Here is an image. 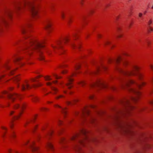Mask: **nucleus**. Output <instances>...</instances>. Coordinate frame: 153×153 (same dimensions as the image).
Here are the masks:
<instances>
[{
  "instance_id": "nucleus-1",
  "label": "nucleus",
  "mask_w": 153,
  "mask_h": 153,
  "mask_svg": "<svg viewBox=\"0 0 153 153\" xmlns=\"http://www.w3.org/2000/svg\"><path fill=\"white\" fill-rule=\"evenodd\" d=\"M30 26V24L26 23L23 25L21 27L22 33L25 34L23 41L24 45L23 49L29 55L33 52L38 53L40 56V60H43L44 57L42 54V52L41 50L44 47L43 45L44 42H39L31 36L27 30V28Z\"/></svg>"
},
{
  "instance_id": "nucleus-2",
  "label": "nucleus",
  "mask_w": 153,
  "mask_h": 153,
  "mask_svg": "<svg viewBox=\"0 0 153 153\" xmlns=\"http://www.w3.org/2000/svg\"><path fill=\"white\" fill-rule=\"evenodd\" d=\"M88 131L85 129H82L80 134H76L70 138L69 139L67 140L64 137L61 138L60 142L63 148L66 147L65 144L71 141L74 142V143L72 145V147L74 150L79 153H85L81 150V146L85 145V144L89 142H94L96 141L94 138H89L87 137V134Z\"/></svg>"
},
{
  "instance_id": "nucleus-3",
  "label": "nucleus",
  "mask_w": 153,
  "mask_h": 153,
  "mask_svg": "<svg viewBox=\"0 0 153 153\" xmlns=\"http://www.w3.org/2000/svg\"><path fill=\"white\" fill-rule=\"evenodd\" d=\"M135 84L137 86V88H129L128 89L135 94L137 95L135 97H131L130 99L125 98L120 101L121 104L123 107V108L121 110L116 109L115 110L117 114H124L128 112L130 109L134 108L133 106L131 105L130 104V100L134 102H136L138 99V97L140 94V92L138 91V88H139L142 85H145V83L142 82L140 84H138L135 82L134 81L131 79L125 80L122 86L123 88H128L130 84Z\"/></svg>"
},
{
  "instance_id": "nucleus-4",
  "label": "nucleus",
  "mask_w": 153,
  "mask_h": 153,
  "mask_svg": "<svg viewBox=\"0 0 153 153\" xmlns=\"http://www.w3.org/2000/svg\"><path fill=\"white\" fill-rule=\"evenodd\" d=\"M4 94L7 95L8 98L11 101L14 102L13 105V109H16L19 108L22 110L25 107V105L24 103H22L20 105L16 102L17 99H20L21 98L20 96L18 94H11L6 91H4Z\"/></svg>"
},
{
  "instance_id": "nucleus-5",
  "label": "nucleus",
  "mask_w": 153,
  "mask_h": 153,
  "mask_svg": "<svg viewBox=\"0 0 153 153\" xmlns=\"http://www.w3.org/2000/svg\"><path fill=\"white\" fill-rule=\"evenodd\" d=\"M22 8L25 7L30 11L32 16L35 17L37 15V10L36 6L34 4V1L29 0H22Z\"/></svg>"
},
{
  "instance_id": "nucleus-6",
  "label": "nucleus",
  "mask_w": 153,
  "mask_h": 153,
  "mask_svg": "<svg viewBox=\"0 0 153 153\" xmlns=\"http://www.w3.org/2000/svg\"><path fill=\"white\" fill-rule=\"evenodd\" d=\"M139 69L138 67L135 66L134 67L132 70L130 71H125L121 68H118V70L123 75L127 76L137 74L139 78L140 79L142 76V75L141 74L137 73Z\"/></svg>"
},
{
  "instance_id": "nucleus-7",
  "label": "nucleus",
  "mask_w": 153,
  "mask_h": 153,
  "mask_svg": "<svg viewBox=\"0 0 153 153\" xmlns=\"http://www.w3.org/2000/svg\"><path fill=\"white\" fill-rule=\"evenodd\" d=\"M14 10L13 11L21 10L22 8V0L21 1H17L14 4ZM13 10H8L6 11V14L9 18H11V13Z\"/></svg>"
},
{
  "instance_id": "nucleus-8",
  "label": "nucleus",
  "mask_w": 153,
  "mask_h": 153,
  "mask_svg": "<svg viewBox=\"0 0 153 153\" xmlns=\"http://www.w3.org/2000/svg\"><path fill=\"white\" fill-rule=\"evenodd\" d=\"M69 40V39L68 38H65L62 40L57 41L56 45L52 46V47L54 51H56V50H58L60 51V50L62 49L63 44L66 42H68Z\"/></svg>"
},
{
  "instance_id": "nucleus-9",
  "label": "nucleus",
  "mask_w": 153,
  "mask_h": 153,
  "mask_svg": "<svg viewBox=\"0 0 153 153\" xmlns=\"http://www.w3.org/2000/svg\"><path fill=\"white\" fill-rule=\"evenodd\" d=\"M40 85H33L32 86H30L28 81H26L24 84L22 85V90H25L27 89H29L31 88L32 87H37Z\"/></svg>"
},
{
  "instance_id": "nucleus-10",
  "label": "nucleus",
  "mask_w": 153,
  "mask_h": 153,
  "mask_svg": "<svg viewBox=\"0 0 153 153\" xmlns=\"http://www.w3.org/2000/svg\"><path fill=\"white\" fill-rule=\"evenodd\" d=\"M91 86L92 87L100 88L101 87L105 88L106 86L103 82L100 80H98L96 82L93 83L91 85Z\"/></svg>"
},
{
  "instance_id": "nucleus-11",
  "label": "nucleus",
  "mask_w": 153,
  "mask_h": 153,
  "mask_svg": "<svg viewBox=\"0 0 153 153\" xmlns=\"http://www.w3.org/2000/svg\"><path fill=\"white\" fill-rule=\"evenodd\" d=\"M77 73L76 72H74L72 73L71 76H69L67 78V80L68 82L66 84V85L68 88H70L72 87V85H71V82L73 81V79L72 78H71V77L73 76H74V75H76Z\"/></svg>"
},
{
  "instance_id": "nucleus-12",
  "label": "nucleus",
  "mask_w": 153,
  "mask_h": 153,
  "mask_svg": "<svg viewBox=\"0 0 153 153\" xmlns=\"http://www.w3.org/2000/svg\"><path fill=\"white\" fill-rule=\"evenodd\" d=\"M89 110L88 109V107H85V108L84 110L82 111V114L83 117V121H85V117L86 116L89 115Z\"/></svg>"
},
{
  "instance_id": "nucleus-13",
  "label": "nucleus",
  "mask_w": 153,
  "mask_h": 153,
  "mask_svg": "<svg viewBox=\"0 0 153 153\" xmlns=\"http://www.w3.org/2000/svg\"><path fill=\"white\" fill-rule=\"evenodd\" d=\"M29 147L31 149L33 153H35V152L37 151L38 149V147L35 145V143L33 142L30 144Z\"/></svg>"
},
{
  "instance_id": "nucleus-14",
  "label": "nucleus",
  "mask_w": 153,
  "mask_h": 153,
  "mask_svg": "<svg viewBox=\"0 0 153 153\" xmlns=\"http://www.w3.org/2000/svg\"><path fill=\"white\" fill-rule=\"evenodd\" d=\"M106 69H107L106 67L104 65H102V66L101 67H97V68L96 71V72H95L94 73L90 72V73H89L90 74H91V73L96 74L97 72L101 71L102 70H105Z\"/></svg>"
},
{
  "instance_id": "nucleus-15",
  "label": "nucleus",
  "mask_w": 153,
  "mask_h": 153,
  "mask_svg": "<svg viewBox=\"0 0 153 153\" xmlns=\"http://www.w3.org/2000/svg\"><path fill=\"white\" fill-rule=\"evenodd\" d=\"M51 24L49 22H47L45 26V29L47 30L48 33H49L51 28Z\"/></svg>"
},
{
  "instance_id": "nucleus-16",
  "label": "nucleus",
  "mask_w": 153,
  "mask_h": 153,
  "mask_svg": "<svg viewBox=\"0 0 153 153\" xmlns=\"http://www.w3.org/2000/svg\"><path fill=\"white\" fill-rule=\"evenodd\" d=\"M46 146L47 149H49L51 150H53L54 149L53 146L50 142H48Z\"/></svg>"
},
{
  "instance_id": "nucleus-17",
  "label": "nucleus",
  "mask_w": 153,
  "mask_h": 153,
  "mask_svg": "<svg viewBox=\"0 0 153 153\" xmlns=\"http://www.w3.org/2000/svg\"><path fill=\"white\" fill-rule=\"evenodd\" d=\"M47 85L51 87V89L54 91V93H55L57 91V89L52 85V83L50 82H48L47 83Z\"/></svg>"
},
{
  "instance_id": "nucleus-18",
  "label": "nucleus",
  "mask_w": 153,
  "mask_h": 153,
  "mask_svg": "<svg viewBox=\"0 0 153 153\" xmlns=\"http://www.w3.org/2000/svg\"><path fill=\"white\" fill-rule=\"evenodd\" d=\"M121 60V58L119 56L117 58L115 59L111 60V61H114L116 63H119Z\"/></svg>"
},
{
  "instance_id": "nucleus-19",
  "label": "nucleus",
  "mask_w": 153,
  "mask_h": 153,
  "mask_svg": "<svg viewBox=\"0 0 153 153\" xmlns=\"http://www.w3.org/2000/svg\"><path fill=\"white\" fill-rule=\"evenodd\" d=\"M70 45L71 47L74 48H80V45L79 44L78 46H76L75 45V44H74L72 42H71Z\"/></svg>"
},
{
  "instance_id": "nucleus-20",
  "label": "nucleus",
  "mask_w": 153,
  "mask_h": 153,
  "mask_svg": "<svg viewBox=\"0 0 153 153\" xmlns=\"http://www.w3.org/2000/svg\"><path fill=\"white\" fill-rule=\"evenodd\" d=\"M56 107H57L61 108V109H62L61 111L63 114H65L66 113V110L65 108H61V107L60 106H59V105H56Z\"/></svg>"
},
{
  "instance_id": "nucleus-21",
  "label": "nucleus",
  "mask_w": 153,
  "mask_h": 153,
  "mask_svg": "<svg viewBox=\"0 0 153 153\" xmlns=\"http://www.w3.org/2000/svg\"><path fill=\"white\" fill-rule=\"evenodd\" d=\"M32 99L33 101L34 102H37L38 100V98L36 96H32Z\"/></svg>"
},
{
  "instance_id": "nucleus-22",
  "label": "nucleus",
  "mask_w": 153,
  "mask_h": 153,
  "mask_svg": "<svg viewBox=\"0 0 153 153\" xmlns=\"http://www.w3.org/2000/svg\"><path fill=\"white\" fill-rule=\"evenodd\" d=\"M22 114V112L21 111L19 112V113L18 115L15 116L13 117V119L16 120V119H18L20 117V115Z\"/></svg>"
},
{
  "instance_id": "nucleus-23",
  "label": "nucleus",
  "mask_w": 153,
  "mask_h": 153,
  "mask_svg": "<svg viewBox=\"0 0 153 153\" xmlns=\"http://www.w3.org/2000/svg\"><path fill=\"white\" fill-rule=\"evenodd\" d=\"M88 121L89 122L93 123L95 121V120L93 118L91 117L88 120Z\"/></svg>"
},
{
  "instance_id": "nucleus-24",
  "label": "nucleus",
  "mask_w": 153,
  "mask_h": 153,
  "mask_svg": "<svg viewBox=\"0 0 153 153\" xmlns=\"http://www.w3.org/2000/svg\"><path fill=\"white\" fill-rule=\"evenodd\" d=\"M77 100H73L72 102H68L67 103L68 104H74V102H77Z\"/></svg>"
},
{
  "instance_id": "nucleus-25",
  "label": "nucleus",
  "mask_w": 153,
  "mask_h": 153,
  "mask_svg": "<svg viewBox=\"0 0 153 153\" xmlns=\"http://www.w3.org/2000/svg\"><path fill=\"white\" fill-rule=\"evenodd\" d=\"M79 84L82 86L85 84V82L83 81H81L79 82Z\"/></svg>"
},
{
  "instance_id": "nucleus-26",
  "label": "nucleus",
  "mask_w": 153,
  "mask_h": 153,
  "mask_svg": "<svg viewBox=\"0 0 153 153\" xmlns=\"http://www.w3.org/2000/svg\"><path fill=\"white\" fill-rule=\"evenodd\" d=\"M120 30V28H118L117 29V33L118 34L117 36V37L118 38H120L122 37V36L120 34V32L119 30Z\"/></svg>"
},
{
  "instance_id": "nucleus-27",
  "label": "nucleus",
  "mask_w": 153,
  "mask_h": 153,
  "mask_svg": "<svg viewBox=\"0 0 153 153\" xmlns=\"http://www.w3.org/2000/svg\"><path fill=\"white\" fill-rule=\"evenodd\" d=\"M61 16L62 19H64L65 18V15L63 12H61Z\"/></svg>"
},
{
  "instance_id": "nucleus-28",
  "label": "nucleus",
  "mask_w": 153,
  "mask_h": 153,
  "mask_svg": "<svg viewBox=\"0 0 153 153\" xmlns=\"http://www.w3.org/2000/svg\"><path fill=\"white\" fill-rule=\"evenodd\" d=\"M80 65L79 64L76 65L75 66V70H78L79 69Z\"/></svg>"
},
{
  "instance_id": "nucleus-29",
  "label": "nucleus",
  "mask_w": 153,
  "mask_h": 153,
  "mask_svg": "<svg viewBox=\"0 0 153 153\" xmlns=\"http://www.w3.org/2000/svg\"><path fill=\"white\" fill-rule=\"evenodd\" d=\"M53 75L55 77V78L56 79H58L60 78V77L58 76L56 74H53Z\"/></svg>"
},
{
  "instance_id": "nucleus-30",
  "label": "nucleus",
  "mask_w": 153,
  "mask_h": 153,
  "mask_svg": "<svg viewBox=\"0 0 153 153\" xmlns=\"http://www.w3.org/2000/svg\"><path fill=\"white\" fill-rule=\"evenodd\" d=\"M45 78L46 80H50L51 79L50 78L49 76H47L45 77Z\"/></svg>"
},
{
  "instance_id": "nucleus-31",
  "label": "nucleus",
  "mask_w": 153,
  "mask_h": 153,
  "mask_svg": "<svg viewBox=\"0 0 153 153\" xmlns=\"http://www.w3.org/2000/svg\"><path fill=\"white\" fill-rule=\"evenodd\" d=\"M152 22V19H150L147 22L148 24V25L150 26L151 23Z\"/></svg>"
},
{
  "instance_id": "nucleus-32",
  "label": "nucleus",
  "mask_w": 153,
  "mask_h": 153,
  "mask_svg": "<svg viewBox=\"0 0 153 153\" xmlns=\"http://www.w3.org/2000/svg\"><path fill=\"white\" fill-rule=\"evenodd\" d=\"M53 133V131H51L49 132L48 133V134L47 135L48 137H50L51 136L52 134V133Z\"/></svg>"
},
{
  "instance_id": "nucleus-33",
  "label": "nucleus",
  "mask_w": 153,
  "mask_h": 153,
  "mask_svg": "<svg viewBox=\"0 0 153 153\" xmlns=\"http://www.w3.org/2000/svg\"><path fill=\"white\" fill-rule=\"evenodd\" d=\"M14 80L18 82L19 80V78L18 76H16L14 78Z\"/></svg>"
},
{
  "instance_id": "nucleus-34",
  "label": "nucleus",
  "mask_w": 153,
  "mask_h": 153,
  "mask_svg": "<svg viewBox=\"0 0 153 153\" xmlns=\"http://www.w3.org/2000/svg\"><path fill=\"white\" fill-rule=\"evenodd\" d=\"M21 59V58L20 57H17L16 58L15 60L16 61H19Z\"/></svg>"
},
{
  "instance_id": "nucleus-35",
  "label": "nucleus",
  "mask_w": 153,
  "mask_h": 153,
  "mask_svg": "<svg viewBox=\"0 0 153 153\" xmlns=\"http://www.w3.org/2000/svg\"><path fill=\"white\" fill-rule=\"evenodd\" d=\"M71 19L69 17L68 18L67 20V22L68 24H70V23L71 22Z\"/></svg>"
},
{
  "instance_id": "nucleus-36",
  "label": "nucleus",
  "mask_w": 153,
  "mask_h": 153,
  "mask_svg": "<svg viewBox=\"0 0 153 153\" xmlns=\"http://www.w3.org/2000/svg\"><path fill=\"white\" fill-rule=\"evenodd\" d=\"M35 117H36L35 116L34 118H33V120H30V121H27V122L26 123V124H28V123L30 121H33L34 120H35Z\"/></svg>"
},
{
  "instance_id": "nucleus-37",
  "label": "nucleus",
  "mask_w": 153,
  "mask_h": 153,
  "mask_svg": "<svg viewBox=\"0 0 153 153\" xmlns=\"http://www.w3.org/2000/svg\"><path fill=\"white\" fill-rule=\"evenodd\" d=\"M63 97V96L62 95H59V96H57V97H56V99H59V98H61V97Z\"/></svg>"
},
{
  "instance_id": "nucleus-38",
  "label": "nucleus",
  "mask_w": 153,
  "mask_h": 153,
  "mask_svg": "<svg viewBox=\"0 0 153 153\" xmlns=\"http://www.w3.org/2000/svg\"><path fill=\"white\" fill-rule=\"evenodd\" d=\"M143 15V14L142 13H139V16L141 18Z\"/></svg>"
},
{
  "instance_id": "nucleus-39",
  "label": "nucleus",
  "mask_w": 153,
  "mask_h": 153,
  "mask_svg": "<svg viewBox=\"0 0 153 153\" xmlns=\"http://www.w3.org/2000/svg\"><path fill=\"white\" fill-rule=\"evenodd\" d=\"M149 66L151 69L153 71V65H150Z\"/></svg>"
},
{
  "instance_id": "nucleus-40",
  "label": "nucleus",
  "mask_w": 153,
  "mask_h": 153,
  "mask_svg": "<svg viewBox=\"0 0 153 153\" xmlns=\"http://www.w3.org/2000/svg\"><path fill=\"white\" fill-rule=\"evenodd\" d=\"M153 30V29L151 27H150L149 29V31H152Z\"/></svg>"
},
{
  "instance_id": "nucleus-41",
  "label": "nucleus",
  "mask_w": 153,
  "mask_h": 153,
  "mask_svg": "<svg viewBox=\"0 0 153 153\" xmlns=\"http://www.w3.org/2000/svg\"><path fill=\"white\" fill-rule=\"evenodd\" d=\"M15 135L13 133L10 136V137H15Z\"/></svg>"
},
{
  "instance_id": "nucleus-42",
  "label": "nucleus",
  "mask_w": 153,
  "mask_h": 153,
  "mask_svg": "<svg viewBox=\"0 0 153 153\" xmlns=\"http://www.w3.org/2000/svg\"><path fill=\"white\" fill-rule=\"evenodd\" d=\"M146 42L147 44L149 45L150 43V42L148 40L146 41Z\"/></svg>"
},
{
  "instance_id": "nucleus-43",
  "label": "nucleus",
  "mask_w": 153,
  "mask_h": 153,
  "mask_svg": "<svg viewBox=\"0 0 153 153\" xmlns=\"http://www.w3.org/2000/svg\"><path fill=\"white\" fill-rule=\"evenodd\" d=\"M14 111H11L10 112V115H12L14 113Z\"/></svg>"
},
{
  "instance_id": "nucleus-44",
  "label": "nucleus",
  "mask_w": 153,
  "mask_h": 153,
  "mask_svg": "<svg viewBox=\"0 0 153 153\" xmlns=\"http://www.w3.org/2000/svg\"><path fill=\"white\" fill-rule=\"evenodd\" d=\"M123 64L124 65H126V64H128V62H126V61H124L123 62Z\"/></svg>"
},
{
  "instance_id": "nucleus-45",
  "label": "nucleus",
  "mask_w": 153,
  "mask_h": 153,
  "mask_svg": "<svg viewBox=\"0 0 153 153\" xmlns=\"http://www.w3.org/2000/svg\"><path fill=\"white\" fill-rule=\"evenodd\" d=\"M62 122L60 120H59L58 122V123L59 125H61L62 124Z\"/></svg>"
},
{
  "instance_id": "nucleus-46",
  "label": "nucleus",
  "mask_w": 153,
  "mask_h": 153,
  "mask_svg": "<svg viewBox=\"0 0 153 153\" xmlns=\"http://www.w3.org/2000/svg\"><path fill=\"white\" fill-rule=\"evenodd\" d=\"M67 72L66 70H64L62 71V73L63 74H64Z\"/></svg>"
},
{
  "instance_id": "nucleus-47",
  "label": "nucleus",
  "mask_w": 153,
  "mask_h": 153,
  "mask_svg": "<svg viewBox=\"0 0 153 153\" xmlns=\"http://www.w3.org/2000/svg\"><path fill=\"white\" fill-rule=\"evenodd\" d=\"M73 36L74 37H76V33H74L73 35Z\"/></svg>"
},
{
  "instance_id": "nucleus-48",
  "label": "nucleus",
  "mask_w": 153,
  "mask_h": 153,
  "mask_svg": "<svg viewBox=\"0 0 153 153\" xmlns=\"http://www.w3.org/2000/svg\"><path fill=\"white\" fill-rule=\"evenodd\" d=\"M89 107L91 108H94L95 107V106L94 105H90Z\"/></svg>"
},
{
  "instance_id": "nucleus-49",
  "label": "nucleus",
  "mask_w": 153,
  "mask_h": 153,
  "mask_svg": "<svg viewBox=\"0 0 153 153\" xmlns=\"http://www.w3.org/2000/svg\"><path fill=\"white\" fill-rule=\"evenodd\" d=\"M110 43V42H106L105 43V45L108 44H109Z\"/></svg>"
},
{
  "instance_id": "nucleus-50",
  "label": "nucleus",
  "mask_w": 153,
  "mask_h": 153,
  "mask_svg": "<svg viewBox=\"0 0 153 153\" xmlns=\"http://www.w3.org/2000/svg\"><path fill=\"white\" fill-rule=\"evenodd\" d=\"M89 97L90 99H92L94 98V96L93 95L90 96Z\"/></svg>"
},
{
  "instance_id": "nucleus-51",
  "label": "nucleus",
  "mask_w": 153,
  "mask_h": 153,
  "mask_svg": "<svg viewBox=\"0 0 153 153\" xmlns=\"http://www.w3.org/2000/svg\"><path fill=\"white\" fill-rule=\"evenodd\" d=\"M1 128L2 129H3L4 130H6L7 129V128H6L4 127H2Z\"/></svg>"
},
{
  "instance_id": "nucleus-52",
  "label": "nucleus",
  "mask_w": 153,
  "mask_h": 153,
  "mask_svg": "<svg viewBox=\"0 0 153 153\" xmlns=\"http://www.w3.org/2000/svg\"><path fill=\"white\" fill-rule=\"evenodd\" d=\"M150 103L153 105V100L150 101Z\"/></svg>"
},
{
  "instance_id": "nucleus-53",
  "label": "nucleus",
  "mask_w": 153,
  "mask_h": 153,
  "mask_svg": "<svg viewBox=\"0 0 153 153\" xmlns=\"http://www.w3.org/2000/svg\"><path fill=\"white\" fill-rule=\"evenodd\" d=\"M32 82H35L36 81V79H32Z\"/></svg>"
},
{
  "instance_id": "nucleus-54",
  "label": "nucleus",
  "mask_w": 153,
  "mask_h": 153,
  "mask_svg": "<svg viewBox=\"0 0 153 153\" xmlns=\"http://www.w3.org/2000/svg\"><path fill=\"white\" fill-rule=\"evenodd\" d=\"M13 152L14 153H21L20 152H18L15 150Z\"/></svg>"
},
{
  "instance_id": "nucleus-55",
  "label": "nucleus",
  "mask_w": 153,
  "mask_h": 153,
  "mask_svg": "<svg viewBox=\"0 0 153 153\" xmlns=\"http://www.w3.org/2000/svg\"><path fill=\"white\" fill-rule=\"evenodd\" d=\"M97 36L98 38H100L101 37V36L100 34H98Z\"/></svg>"
},
{
  "instance_id": "nucleus-56",
  "label": "nucleus",
  "mask_w": 153,
  "mask_h": 153,
  "mask_svg": "<svg viewBox=\"0 0 153 153\" xmlns=\"http://www.w3.org/2000/svg\"><path fill=\"white\" fill-rule=\"evenodd\" d=\"M82 1H83V0H80V3L81 5H82L83 4Z\"/></svg>"
},
{
  "instance_id": "nucleus-57",
  "label": "nucleus",
  "mask_w": 153,
  "mask_h": 153,
  "mask_svg": "<svg viewBox=\"0 0 153 153\" xmlns=\"http://www.w3.org/2000/svg\"><path fill=\"white\" fill-rule=\"evenodd\" d=\"M64 65H60V67H60V68H64Z\"/></svg>"
},
{
  "instance_id": "nucleus-58",
  "label": "nucleus",
  "mask_w": 153,
  "mask_h": 153,
  "mask_svg": "<svg viewBox=\"0 0 153 153\" xmlns=\"http://www.w3.org/2000/svg\"><path fill=\"white\" fill-rule=\"evenodd\" d=\"M6 68L7 69H9V68H10V67H9V66L7 65L6 66Z\"/></svg>"
},
{
  "instance_id": "nucleus-59",
  "label": "nucleus",
  "mask_w": 153,
  "mask_h": 153,
  "mask_svg": "<svg viewBox=\"0 0 153 153\" xmlns=\"http://www.w3.org/2000/svg\"><path fill=\"white\" fill-rule=\"evenodd\" d=\"M9 153H11V150H9L8 151Z\"/></svg>"
},
{
  "instance_id": "nucleus-60",
  "label": "nucleus",
  "mask_w": 153,
  "mask_h": 153,
  "mask_svg": "<svg viewBox=\"0 0 153 153\" xmlns=\"http://www.w3.org/2000/svg\"><path fill=\"white\" fill-rule=\"evenodd\" d=\"M118 117L117 116H115V118L116 119H118Z\"/></svg>"
},
{
  "instance_id": "nucleus-61",
  "label": "nucleus",
  "mask_w": 153,
  "mask_h": 153,
  "mask_svg": "<svg viewBox=\"0 0 153 153\" xmlns=\"http://www.w3.org/2000/svg\"><path fill=\"white\" fill-rule=\"evenodd\" d=\"M57 81H53V83H57Z\"/></svg>"
},
{
  "instance_id": "nucleus-62",
  "label": "nucleus",
  "mask_w": 153,
  "mask_h": 153,
  "mask_svg": "<svg viewBox=\"0 0 153 153\" xmlns=\"http://www.w3.org/2000/svg\"><path fill=\"white\" fill-rule=\"evenodd\" d=\"M28 143V141H27V142H26L25 143V145H26Z\"/></svg>"
},
{
  "instance_id": "nucleus-63",
  "label": "nucleus",
  "mask_w": 153,
  "mask_h": 153,
  "mask_svg": "<svg viewBox=\"0 0 153 153\" xmlns=\"http://www.w3.org/2000/svg\"><path fill=\"white\" fill-rule=\"evenodd\" d=\"M153 89V83L152 84V90Z\"/></svg>"
},
{
  "instance_id": "nucleus-64",
  "label": "nucleus",
  "mask_w": 153,
  "mask_h": 153,
  "mask_svg": "<svg viewBox=\"0 0 153 153\" xmlns=\"http://www.w3.org/2000/svg\"><path fill=\"white\" fill-rule=\"evenodd\" d=\"M131 24H129V27H131Z\"/></svg>"
}]
</instances>
